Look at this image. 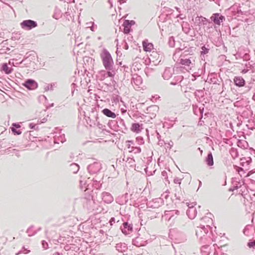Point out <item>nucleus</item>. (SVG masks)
Here are the masks:
<instances>
[{"label": "nucleus", "mask_w": 255, "mask_h": 255, "mask_svg": "<svg viewBox=\"0 0 255 255\" xmlns=\"http://www.w3.org/2000/svg\"><path fill=\"white\" fill-rule=\"evenodd\" d=\"M198 111H199L200 114L201 116V118H202L203 114V112H204V107H203V106H202V107H201L199 108Z\"/></svg>", "instance_id": "5fc2aeb1"}, {"label": "nucleus", "mask_w": 255, "mask_h": 255, "mask_svg": "<svg viewBox=\"0 0 255 255\" xmlns=\"http://www.w3.org/2000/svg\"><path fill=\"white\" fill-rule=\"evenodd\" d=\"M132 244L136 247H141L144 245L143 242L141 241V238L137 237L132 240Z\"/></svg>", "instance_id": "b1692460"}, {"label": "nucleus", "mask_w": 255, "mask_h": 255, "mask_svg": "<svg viewBox=\"0 0 255 255\" xmlns=\"http://www.w3.org/2000/svg\"><path fill=\"white\" fill-rule=\"evenodd\" d=\"M195 204L194 203L191 204L188 203V209L187 210L186 214L189 218L193 219L197 215L196 209L194 207Z\"/></svg>", "instance_id": "1a4fd4ad"}, {"label": "nucleus", "mask_w": 255, "mask_h": 255, "mask_svg": "<svg viewBox=\"0 0 255 255\" xmlns=\"http://www.w3.org/2000/svg\"><path fill=\"white\" fill-rule=\"evenodd\" d=\"M41 123H42V124H43V123H45V122H46L47 121V118H44L42 119H41Z\"/></svg>", "instance_id": "69168bd1"}, {"label": "nucleus", "mask_w": 255, "mask_h": 255, "mask_svg": "<svg viewBox=\"0 0 255 255\" xmlns=\"http://www.w3.org/2000/svg\"><path fill=\"white\" fill-rule=\"evenodd\" d=\"M182 30L186 34H188L190 31L189 24L187 22L183 23L182 24Z\"/></svg>", "instance_id": "c756f323"}, {"label": "nucleus", "mask_w": 255, "mask_h": 255, "mask_svg": "<svg viewBox=\"0 0 255 255\" xmlns=\"http://www.w3.org/2000/svg\"><path fill=\"white\" fill-rule=\"evenodd\" d=\"M183 79V77L181 75H178L174 77V80L175 81V82L172 81L170 83V84L173 85H176L178 82H181Z\"/></svg>", "instance_id": "c85d7f7f"}, {"label": "nucleus", "mask_w": 255, "mask_h": 255, "mask_svg": "<svg viewBox=\"0 0 255 255\" xmlns=\"http://www.w3.org/2000/svg\"><path fill=\"white\" fill-rule=\"evenodd\" d=\"M181 180L182 179L179 178H178V177H176L174 179V182L176 184H181Z\"/></svg>", "instance_id": "864d4df0"}, {"label": "nucleus", "mask_w": 255, "mask_h": 255, "mask_svg": "<svg viewBox=\"0 0 255 255\" xmlns=\"http://www.w3.org/2000/svg\"><path fill=\"white\" fill-rule=\"evenodd\" d=\"M11 130L12 132L14 133L15 135H19L21 133V131L19 129L17 130L14 128V127L11 128Z\"/></svg>", "instance_id": "79ce46f5"}, {"label": "nucleus", "mask_w": 255, "mask_h": 255, "mask_svg": "<svg viewBox=\"0 0 255 255\" xmlns=\"http://www.w3.org/2000/svg\"><path fill=\"white\" fill-rule=\"evenodd\" d=\"M251 86H247L246 87V92H249L251 89Z\"/></svg>", "instance_id": "774afa93"}, {"label": "nucleus", "mask_w": 255, "mask_h": 255, "mask_svg": "<svg viewBox=\"0 0 255 255\" xmlns=\"http://www.w3.org/2000/svg\"><path fill=\"white\" fill-rule=\"evenodd\" d=\"M131 83L132 85L138 86L142 83V78L140 76L134 75L131 79Z\"/></svg>", "instance_id": "6ab92c4d"}, {"label": "nucleus", "mask_w": 255, "mask_h": 255, "mask_svg": "<svg viewBox=\"0 0 255 255\" xmlns=\"http://www.w3.org/2000/svg\"><path fill=\"white\" fill-rule=\"evenodd\" d=\"M111 225H113V222L115 223V219L114 218H112L110 221Z\"/></svg>", "instance_id": "338daca9"}, {"label": "nucleus", "mask_w": 255, "mask_h": 255, "mask_svg": "<svg viewBox=\"0 0 255 255\" xmlns=\"http://www.w3.org/2000/svg\"><path fill=\"white\" fill-rule=\"evenodd\" d=\"M209 231L208 228H205L204 224H200V226L197 227L195 230L196 236L200 244H209L212 243L211 233Z\"/></svg>", "instance_id": "f257e3e1"}, {"label": "nucleus", "mask_w": 255, "mask_h": 255, "mask_svg": "<svg viewBox=\"0 0 255 255\" xmlns=\"http://www.w3.org/2000/svg\"><path fill=\"white\" fill-rule=\"evenodd\" d=\"M234 82L236 86L239 87H244L245 85V80L241 76H235L234 78Z\"/></svg>", "instance_id": "dca6fc26"}, {"label": "nucleus", "mask_w": 255, "mask_h": 255, "mask_svg": "<svg viewBox=\"0 0 255 255\" xmlns=\"http://www.w3.org/2000/svg\"><path fill=\"white\" fill-rule=\"evenodd\" d=\"M12 126L16 128H19L20 127V126L18 124H16V123H13L12 124Z\"/></svg>", "instance_id": "e2e57ef3"}, {"label": "nucleus", "mask_w": 255, "mask_h": 255, "mask_svg": "<svg viewBox=\"0 0 255 255\" xmlns=\"http://www.w3.org/2000/svg\"><path fill=\"white\" fill-rule=\"evenodd\" d=\"M123 26H124V32L125 34H128L130 31V27L129 25H127L126 23L124 21Z\"/></svg>", "instance_id": "4c0bfd02"}, {"label": "nucleus", "mask_w": 255, "mask_h": 255, "mask_svg": "<svg viewBox=\"0 0 255 255\" xmlns=\"http://www.w3.org/2000/svg\"><path fill=\"white\" fill-rule=\"evenodd\" d=\"M210 1H214L216 4L220 5V0H209Z\"/></svg>", "instance_id": "0e129e2a"}, {"label": "nucleus", "mask_w": 255, "mask_h": 255, "mask_svg": "<svg viewBox=\"0 0 255 255\" xmlns=\"http://www.w3.org/2000/svg\"><path fill=\"white\" fill-rule=\"evenodd\" d=\"M100 57L105 68L108 71H111L113 68L114 61L111 54L106 49H104L100 54Z\"/></svg>", "instance_id": "7ed1b4c3"}, {"label": "nucleus", "mask_w": 255, "mask_h": 255, "mask_svg": "<svg viewBox=\"0 0 255 255\" xmlns=\"http://www.w3.org/2000/svg\"><path fill=\"white\" fill-rule=\"evenodd\" d=\"M134 160L133 158L130 157H127L126 162H128L130 164H132Z\"/></svg>", "instance_id": "6e6d98bb"}, {"label": "nucleus", "mask_w": 255, "mask_h": 255, "mask_svg": "<svg viewBox=\"0 0 255 255\" xmlns=\"http://www.w3.org/2000/svg\"><path fill=\"white\" fill-rule=\"evenodd\" d=\"M52 85H48L45 88V90L46 91H48V90H52Z\"/></svg>", "instance_id": "052dcab7"}, {"label": "nucleus", "mask_w": 255, "mask_h": 255, "mask_svg": "<svg viewBox=\"0 0 255 255\" xmlns=\"http://www.w3.org/2000/svg\"><path fill=\"white\" fill-rule=\"evenodd\" d=\"M125 22L126 23L127 25H129L130 27L131 25H133L135 24V21L134 20H125Z\"/></svg>", "instance_id": "de8ad7c7"}, {"label": "nucleus", "mask_w": 255, "mask_h": 255, "mask_svg": "<svg viewBox=\"0 0 255 255\" xmlns=\"http://www.w3.org/2000/svg\"><path fill=\"white\" fill-rule=\"evenodd\" d=\"M204 245L201 247V253L202 255H209V252L208 250V244H203Z\"/></svg>", "instance_id": "2f4dec72"}, {"label": "nucleus", "mask_w": 255, "mask_h": 255, "mask_svg": "<svg viewBox=\"0 0 255 255\" xmlns=\"http://www.w3.org/2000/svg\"><path fill=\"white\" fill-rule=\"evenodd\" d=\"M181 65L184 66L187 70H191L193 68L195 65V62L193 61V58L187 59L180 57L177 61Z\"/></svg>", "instance_id": "20e7f679"}, {"label": "nucleus", "mask_w": 255, "mask_h": 255, "mask_svg": "<svg viewBox=\"0 0 255 255\" xmlns=\"http://www.w3.org/2000/svg\"><path fill=\"white\" fill-rule=\"evenodd\" d=\"M169 44L171 47H173L174 46V39L173 37L171 36L169 38Z\"/></svg>", "instance_id": "09e8293b"}, {"label": "nucleus", "mask_w": 255, "mask_h": 255, "mask_svg": "<svg viewBox=\"0 0 255 255\" xmlns=\"http://www.w3.org/2000/svg\"><path fill=\"white\" fill-rule=\"evenodd\" d=\"M145 73L147 77L151 76L154 70L153 68L150 67H146L144 70Z\"/></svg>", "instance_id": "72a5a7b5"}, {"label": "nucleus", "mask_w": 255, "mask_h": 255, "mask_svg": "<svg viewBox=\"0 0 255 255\" xmlns=\"http://www.w3.org/2000/svg\"><path fill=\"white\" fill-rule=\"evenodd\" d=\"M203 16H197L195 18V23L197 24L199 26L202 25V20H203Z\"/></svg>", "instance_id": "f704fd0d"}, {"label": "nucleus", "mask_w": 255, "mask_h": 255, "mask_svg": "<svg viewBox=\"0 0 255 255\" xmlns=\"http://www.w3.org/2000/svg\"><path fill=\"white\" fill-rule=\"evenodd\" d=\"M230 153L234 158H235L238 156V153L237 150L233 148L231 149Z\"/></svg>", "instance_id": "a19ab883"}, {"label": "nucleus", "mask_w": 255, "mask_h": 255, "mask_svg": "<svg viewBox=\"0 0 255 255\" xmlns=\"http://www.w3.org/2000/svg\"><path fill=\"white\" fill-rule=\"evenodd\" d=\"M248 246L250 248H254L255 247V240L248 243Z\"/></svg>", "instance_id": "3c124183"}, {"label": "nucleus", "mask_w": 255, "mask_h": 255, "mask_svg": "<svg viewBox=\"0 0 255 255\" xmlns=\"http://www.w3.org/2000/svg\"><path fill=\"white\" fill-rule=\"evenodd\" d=\"M159 110V107L156 105H153L152 106L149 107L148 108H147V110L150 112H157Z\"/></svg>", "instance_id": "58836bf2"}, {"label": "nucleus", "mask_w": 255, "mask_h": 255, "mask_svg": "<svg viewBox=\"0 0 255 255\" xmlns=\"http://www.w3.org/2000/svg\"><path fill=\"white\" fill-rule=\"evenodd\" d=\"M1 69L6 74H10L12 72V68L8 67L6 63L2 65Z\"/></svg>", "instance_id": "a878e982"}, {"label": "nucleus", "mask_w": 255, "mask_h": 255, "mask_svg": "<svg viewBox=\"0 0 255 255\" xmlns=\"http://www.w3.org/2000/svg\"><path fill=\"white\" fill-rule=\"evenodd\" d=\"M206 162L208 166H212L214 164L213 157L212 154L210 152L208 154L206 159Z\"/></svg>", "instance_id": "393cba45"}, {"label": "nucleus", "mask_w": 255, "mask_h": 255, "mask_svg": "<svg viewBox=\"0 0 255 255\" xmlns=\"http://www.w3.org/2000/svg\"><path fill=\"white\" fill-rule=\"evenodd\" d=\"M101 197L103 201L107 203H111L114 201V197L109 192H103L101 194Z\"/></svg>", "instance_id": "f8f14e48"}, {"label": "nucleus", "mask_w": 255, "mask_h": 255, "mask_svg": "<svg viewBox=\"0 0 255 255\" xmlns=\"http://www.w3.org/2000/svg\"><path fill=\"white\" fill-rule=\"evenodd\" d=\"M22 85L28 90H34L37 88L38 84L37 82L32 79H28L22 84Z\"/></svg>", "instance_id": "9d476101"}, {"label": "nucleus", "mask_w": 255, "mask_h": 255, "mask_svg": "<svg viewBox=\"0 0 255 255\" xmlns=\"http://www.w3.org/2000/svg\"><path fill=\"white\" fill-rule=\"evenodd\" d=\"M97 119H98V117H97V116H96L95 117V119L93 120H90V123H88V124H89V125L91 127L95 126V125H96V122L97 121Z\"/></svg>", "instance_id": "49530a36"}, {"label": "nucleus", "mask_w": 255, "mask_h": 255, "mask_svg": "<svg viewBox=\"0 0 255 255\" xmlns=\"http://www.w3.org/2000/svg\"><path fill=\"white\" fill-rule=\"evenodd\" d=\"M101 168L102 165L98 161H94L93 163L90 164L87 167L89 173L90 174L97 173Z\"/></svg>", "instance_id": "423d86ee"}, {"label": "nucleus", "mask_w": 255, "mask_h": 255, "mask_svg": "<svg viewBox=\"0 0 255 255\" xmlns=\"http://www.w3.org/2000/svg\"><path fill=\"white\" fill-rule=\"evenodd\" d=\"M42 245L43 248L44 249H47L48 248V243L44 241H43L42 242Z\"/></svg>", "instance_id": "603ef678"}, {"label": "nucleus", "mask_w": 255, "mask_h": 255, "mask_svg": "<svg viewBox=\"0 0 255 255\" xmlns=\"http://www.w3.org/2000/svg\"><path fill=\"white\" fill-rule=\"evenodd\" d=\"M32 229H33V227H29L27 230V233L28 234V236H32L34 235H35L36 233V231H34L33 233H31V231L32 230Z\"/></svg>", "instance_id": "c03bdc74"}, {"label": "nucleus", "mask_w": 255, "mask_h": 255, "mask_svg": "<svg viewBox=\"0 0 255 255\" xmlns=\"http://www.w3.org/2000/svg\"><path fill=\"white\" fill-rule=\"evenodd\" d=\"M130 152H133L134 153H138L141 152V148L139 147H136L132 146L131 149L129 150Z\"/></svg>", "instance_id": "e433bc0d"}, {"label": "nucleus", "mask_w": 255, "mask_h": 255, "mask_svg": "<svg viewBox=\"0 0 255 255\" xmlns=\"http://www.w3.org/2000/svg\"><path fill=\"white\" fill-rule=\"evenodd\" d=\"M20 25L22 29L29 30L36 27L37 26V23L34 20L28 19L23 20L20 23Z\"/></svg>", "instance_id": "0eeeda50"}, {"label": "nucleus", "mask_w": 255, "mask_h": 255, "mask_svg": "<svg viewBox=\"0 0 255 255\" xmlns=\"http://www.w3.org/2000/svg\"><path fill=\"white\" fill-rule=\"evenodd\" d=\"M213 215L211 213H207L205 216L201 219L200 224L205 225V228H208L210 230L211 226L213 224Z\"/></svg>", "instance_id": "39448f33"}, {"label": "nucleus", "mask_w": 255, "mask_h": 255, "mask_svg": "<svg viewBox=\"0 0 255 255\" xmlns=\"http://www.w3.org/2000/svg\"><path fill=\"white\" fill-rule=\"evenodd\" d=\"M120 124L124 127V128L125 129H127L126 127L125 123L123 119H121L120 120Z\"/></svg>", "instance_id": "13d9d810"}, {"label": "nucleus", "mask_w": 255, "mask_h": 255, "mask_svg": "<svg viewBox=\"0 0 255 255\" xmlns=\"http://www.w3.org/2000/svg\"><path fill=\"white\" fill-rule=\"evenodd\" d=\"M237 13L241 15H245L246 16H248V14H250V13L249 11L245 9V5L243 4L242 5H240L237 10Z\"/></svg>", "instance_id": "412c9836"}, {"label": "nucleus", "mask_w": 255, "mask_h": 255, "mask_svg": "<svg viewBox=\"0 0 255 255\" xmlns=\"http://www.w3.org/2000/svg\"><path fill=\"white\" fill-rule=\"evenodd\" d=\"M179 211L177 210H170V211H165L164 212V216L166 218H168V220H171L172 218L175 219L176 217L175 216H178L179 214Z\"/></svg>", "instance_id": "4468645a"}, {"label": "nucleus", "mask_w": 255, "mask_h": 255, "mask_svg": "<svg viewBox=\"0 0 255 255\" xmlns=\"http://www.w3.org/2000/svg\"><path fill=\"white\" fill-rule=\"evenodd\" d=\"M80 168L79 165L77 163H72L70 165L69 171L72 173L75 174L78 172Z\"/></svg>", "instance_id": "5701e85b"}, {"label": "nucleus", "mask_w": 255, "mask_h": 255, "mask_svg": "<svg viewBox=\"0 0 255 255\" xmlns=\"http://www.w3.org/2000/svg\"><path fill=\"white\" fill-rule=\"evenodd\" d=\"M233 187L230 189V190L234 191L240 188L242 186L239 178L235 177L232 178V180Z\"/></svg>", "instance_id": "f3484780"}, {"label": "nucleus", "mask_w": 255, "mask_h": 255, "mask_svg": "<svg viewBox=\"0 0 255 255\" xmlns=\"http://www.w3.org/2000/svg\"><path fill=\"white\" fill-rule=\"evenodd\" d=\"M213 23L210 21L207 25L204 26V29L205 32H210L211 30L213 29Z\"/></svg>", "instance_id": "7c9ffc66"}, {"label": "nucleus", "mask_w": 255, "mask_h": 255, "mask_svg": "<svg viewBox=\"0 0 255 255\" xmlns=\"http://www.w3.org/2000/svg\"><path fill=\"white\" fill-rule=\"evenodd\" d=\"M115 72L114 71H102L100 72V74L103 75L104 77H112L115 75Z\"/></svg>", "instance_id": "bb28decb"}, {"label": "nucleus", "mask_w": 255, "mask_h": 255, "mask_svg": "<svg viewBox=\"0 0 255 255\" xmlns=\"http://www.w3.org/2000/svg\"><path fill=\"white\" fill-rule=\"evenodd\" d=\"M116 250L120 253H124L127 251L128 247L125 243H120L116 244Z\"/></svg>", "instance_id": "a211bd4d"}, {"label": "nucleus", "mask_w": 255, "mask_h": 255, "mask_svg": "<svg viewBox=\"0 0 255 255\" xmlns=\"http://www.w3.org/2000/svg\"><path fill=\"white\" fill-rule=\"evenodd\" d=\"M210 19L215 25H220L221 23L225 20V17L219 13H215L211 16Z\"/></svg>", "instance_id": "6e6552de"}, {"label": "nucleus", "mask_w": 255, "mask_h": 255, "mask_svg": "<svg viewBox=\"0 0 255 255\" xmlns=\"http://www.w3.org/2000/svg\"><path fill=\"white\" fill-rule=\"evenodd\" d=\"M162 199L155 198L148 203V205L153 208H158L162 204Z\"/></svg>", "instance_id": "2eb2a0df"}, {"label": "nucleus", "mask_w": 255, "mask_h": 255, "mask_svg": "<svg viewBox=\"0 0 255 255\" xmlns=\"http://www.w3.org/2000/svg\"><path fill=\"white\" fill-rule=\"evenodd\" d=\"M186 222L180 220L178 223L179 228H175L170 231V235L178 243L184 242L186 240V235L185 232L181 231L180 228L182 227H185Z\"/></svg>", "instance_id": "f03ea898"}, {"label": "nucleus", "mask_w": 255, "mask_h": 255, "mask_svg": "<svg viewBox=\"0 0 255 255\" xmlns=\"http://www.w3.org/2000/svg\"><path fill=\"white\" fill-rule=\"evenodd\" d=\"M140 125L139 123H133L132 125L131 129L133 132H138L140 131Z\"/></svg>", "instance_id": "cd10ccee"}, {"label": "nucleus", "mask_w": 255, "mask_h": 255, "mask_svg": "<svg viewBox=\"0 0 255 255\" xmlns=\"http://www.w3.org/2000/svg\"><path fill=\"white\" fill-rule=\"evenodd\" d=\"M174 73V69L172 67H166L162 74V77L164 80H169Z\"/></svg>", "instance_id": "9b49d317"}, {"label": "nucleus", "mask_w": 255, "mask_h": 255, "mask_svg": "<svg viewBox=\"0 0 255 255\" xmlns=\"http://www.w3.org/2000/svg\"><path fill=\"white\" fill-rule=\"evenodd\" d=\"M142 46L143 50L145 51H151L153 49V44L151 43H148L147 41L144 40L142 42Z\"/></svg>", "instance_id": "4be33fe9"}, {"label": "nucleus", "mask_w": 255, "mask_h": 255, "mask_svg": "<svg viewBox=\"0 0 255 255\" xmlns=\"http://www.w3.org/2000/svg\"><path fill=\"white\" fill-rule=\"evenodd\" d=\"M198 109L199 108H198L197 106H193V111L194 114L196 115H198L197 112H199Z\"/></svg>", "instance_id": "bf43d9fd"}, {"label": "nucleus", "mask_w": 255, "mask_h": 255, "mask_svg": "<svg viewBox=\"0 0 255 255\" xmlns=\"http://www.w3.org/2000/svg\"><path fill=\"white\" fill-rule=\"evenodd\" d=\"M29 127L30 129L38 130V127L37 126V124L34 123H30L29 125Z\"/></svg>", "instance_id": "37998d69"}, {"label": "nucleus", "mask_w": 255, "mask_h": 255, "mask_svg": "<svg viewBox=\"0 0 255 255\" xmlns=\"http://www.w3.org/2000/svg\"><path fill=\"white\" fill-rule=\"evenodd\" d=\"M169 197V192H165L164 193H163L162 195H161V198H160V199H162V203H163V199H167Z\"/></svg>", "instance_id": "a18cd8bd"}, {"label": "nucleus", "mask_w": 255, "mask_h": 255, "mask_svg": "<svg viewBox=\"0 0 255 255\" xmlns=\"http://www.w3.org/2000/svg\"><path fill=\"white\" fill-rule=\"evenodd\" d=\"M209 48L208 47H206L205 45H204L201 47V55H204L205 54H206L209 52Z\"/></svg>", "instance_id": "ea45409f"}, {"label": "nucleus", "mask_w": 255, "mask_h": 255, "mask_svg": "<svg viewBox=\"0 0 255 255\" xmlns=\"http://www.w3.org/2000/svg\"><path fill=\"white\" fill-rule=\"evenodd\" d=\"M238 173L241 176H242V174L241 173V172H244V171L243 169L242 168H241V167L239 168V169L238 170Z\"/></svg>", "instance_id": "680f3d73"}, {"label": "nucleus", "mask_w": 255, "mask_h": 255, "mask_svg": "<svg viewBox=\"0 0 255 255\" xmlns=\"http://www.w3.org/2000/svg\"><path fill=\"white\" fill-rule=\"evenodd\" d=\"M210 21H209L208 19H207L206 17H203L202 25H203L205 26L206 25H207Z\"/></svg>", "instance_id": "8fccbe9b"}, {"label": "nucleus", "mask_w": 255, "mask_h": 255, "mask_svg": "<svg viewBox=\"0 0 255 255\" xmlns=\"http://www.w3.org/2000/svg\"><path fill=\"white\" fill-rule=\"evenodd\" d=\"M93 185H95V188L98 189L100 187V186H101V184L100 185L99 183H98L97 181H94Z\"/></svg>", "instance_id": "4d7b16f0"}, {"label": "nucleus", "mask_w": 255, "mask_h": 255, "mask_svg": "<svg viewBox=\"0 0 255 255\" xmlns=\"http://www.w3.org/2000/svg\"><path fill=\"white\" fill-rule=\"evenodd\" d=\"M121 230L124 234H129L132 231V225L128 222H125L123 224V226L121 227Z\"/></svg>", "instance_id": "ddd939ff"}, {"label": "nucleus", "mask_w": 255, "mask_h": 255, "mask_svg": "<svg viewBox=\"0 0 255 255\" xmlns=\"http://www.w3.org/2000/svg\"><path fill=\"white\" fill-rule=\"evenodd\" d=\"M237 144L239 147L246 148L248 143L245 140H239L237 142Z\"/></svg>", "instance_id": "c9c22d12"}, {"label": "nucleus", "mask_w": 255, "mask_h": 255, "mask_svg": "<svg viewBox=\"0 0 255 255\" xmlns=\"http://www.w3.org/2000/svg\"><path fill=\"white\" fill-rule=\"evenodd\" d=\"M103 114L109 118L115 119L116 117V115L115 113L109 109L105 108L102 110Z\"/></svg>", "instance_id": "aec40b11"}, {"label": "nucleus", "mask_w": 255, "mask_h": 255, "mask_svg": "<svg viewBox=\"0 0 255 255\" xmlns=\"http://www.w3.org/2000/svg\"><path fill=\"white\" fill-rule=\"evenodd\" d=\"M180 57L187 59H191L193 58L194 62H195L196 59V56L193 54H184V55H181Z\"/></svg>", "instance_id": "473e14b6"}]
</instances>
